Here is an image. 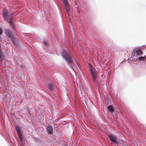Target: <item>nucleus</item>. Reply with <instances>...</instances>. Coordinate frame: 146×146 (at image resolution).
Masks as SVG:
<instances>
[{
	"label": "nucleus",
	"mask_w": 146,
	"mask_h": 146,
	"mask_svg": "<svg viewBox=\"0 0 146 146\" xmlns=\"http://www.w3.org/2000/svg\"><path fill=\"white\" fill-rule=\"evenodd\" d=\"M3 17L5 20L7 21L10 24V25L14 29V25L12 22V17L11 16L9 15L7 10H4L3 12Z\"/></svg>",
	"instance_id": "2"
},
{
	"label": "nucleus",
	"mask_w": 146,
	"mask_h": 146,
	"mask_svg": "<svg viewBox=\"0 0 146 146\" xmlns=\"http://www.w3.org/2000/svg\"><path fill=\"white\" fill-rule=\"evenodd\" d=\"M4 58V56L3 55V53L1 52L0 49V58L3 60V59Z\"/></svg>",
	"instance_id": "12"
},
{
	"label": "nucleus",
	"mask_w": 146,
	"mask_h": 146,
	"mask_svg": "<svg viewBox=\"0 0 146 146\" xmlns=\"http://www.w3.org/2000/svg\"><path fill=\"white\" fill-rule=\"evenodd\" d=\"M3 31L2 29L0 28V35H1Z\"/></svg>",
	"instance_id": "15"
},
{
	"label": "nucleus",
	"mask_w": 146,
	"mask_h": 146,
	"mask_svg": "<svg viewBox=\"0 0 146 146\" xmlns=\"http://www.w3.org/2000/svg\"><path fill=\"white\" fill-rule=\"evenodd\" d=\"M16 129L17 131V133H21V130L20 129V127L18 125L16 126Z\"/></svg>",
	"instance_id": "11"
},
{
	"label": "nucleus",
	"mask_w": 146,
	"mask_h": 146,
	"mask_svg": "<svg viewBox=\"0 0 146 146\" xmlns=\"http://www.w3.org/2000/svg\"><path fill=\"white\" fill-rule=\"evenodd\" d=\"M91 76L92 77L93 80L95 81L96 80L97 77L96 73L95 71V70L94 68L91 67L90 68Z\"/></svg>",
	"instance_id": "4"
},
{
	"label": "nucleus",
	"mask_w": 146,
	"mask_h": 146,
	"mask_svg": "<svg viewBox=\"0 0 146 146\" xmlns=\"http://www.w3.org/2000/svg\"><path fill=\"white\" fill-rule=\"evenodd\" d=\"M139 60L141 61H145L146 60V55L144 56H141L139 57Z\"/></svg>",
	"instance_id": "10"
},
{
	"label": "nucleus",
	"mask_w": 146,
	"mask_h": 146,
	"mask_svg": "<svg viewBox=\"0 0 146 146\" xmlns=\"http://www.w3.org/2000/svg\"><path fill=\"white\" fill-rule=\"evenodd\" d=\"M108 108L109 111L110 112H113L114 111V109L113 107L112 106L110 105L108 106Z\"/></svg>",
	"instance_id": "9"
},
{
	"label": "nucleus",
	"mask_w": 146,
	"mask_h": 146,
	"mask_svg": "<svg viewBox=\"0 0 146 146\" xmlns=\"http://www.w3.org/2000/svg\"><path fill=\"white\" fill-rule=\"evenodd\" d=\"M62 54L67 64L71 68H73L74 66L72 60L71 53L70 52H68L65 51H63Z\"/></svg>",
	"instance_id": "1"
},
{
	"label": "nucleus",
	"mask_w": 146,
	"mask_h": 146,
	"mask_svg": "<svg viewBox=\"0 0 146 146\" xmlns=\"http://www.w3.org/2000/svg\"><path fill=\"white\" fill-rule=\"evenodd\" d=\"M5 33L6 35L10 38L13 43L14 45H15V41L14 40L13 35L10 29L9 28L6 29L5 30Z\"/></svg>",
	"instance_id": "3"
},
{
	"label": "nucleus",
	"mask_w": 146,
	"mask_h": 146,
	"mask_svg": "<svg viewBox=\"0 0 146 146\" xmlns=\"http://www.w3.org/2000/svg\"><path fill=\"white\" fill-rule=\"evenodd\" d=\"M48 88L50 90H52L53 89V86L52 84H49L48 85Z\"/></svg>",
	"instance_id": "14"
},
{
	"label": "nucleus",
	"mask_w": 146,
	"mask_h": 146,
	"mask_svg": "<svg viewBox=\"0 0 146 146\" xmlns=\"http://www.w3.org/2000/svg\"><path fill=\"white\" fill-rule=\"evenodd\" d=\"M65 4V6L67 11L68 13L70 12V7L68 4V2L67 0H63Z\"/></svg>",
	"instance_id": "6"
},
{
	"label": "nucleus",
	"mask_w": 146,
	"mask_h": 146,
	"mask_svg": "<svg viewBox=\"0 0 146 146\" xmlns=\"http://www.w3.org/2000/svg\"><path fill=\"white\" fill-rule=\"evenodd\" d=\"M47 130L49 134H52L53 132V130L52 127L50 125H49L47 127Z\"/></svg>",
	"instance_id": "7"
},
{
	"label": "nucleus",
	"mask_w": 146,
	"mask_h": 146,
	"mask_svg": "<svg viewBox=\"0 0 146 146\" xmlns=\"http://www.w3.org/2000/svg\"><path fill=\"white\" fill-rule=\"evenodd\" d=\"M44 43H45V44H46V45H47V44H48V43H47V42H44Z\"/></svg>",
	"instance_id": "16"
},
{
	"label": "nucleus",
	"mask_w": 146,
	"mask_h": 146,
	"mask_svg": "<svg viewBox=\"0 0 146 146\" xmlns=\"http://www.w3.org/2000/svg\"><path fill=\"white\" fill-rule=\"evenodd\" d=\"M19 136V137L20 139V140L21 141H22V139H23V137L22 135H21V133H17Z\"/></svg>",
	"instance_id": "13"
},
{
	"label": "nucleus",
	"mask_w": 146,
	"mask_h": 146,
	"mask_svg": "<svg viewBox=\"0 0 146 146\" xmlns=\"http://www.w3.org/2000/svg\"><path fill=\"white\" fill-rule=\"evenodd\" d=\"M108 136L110 140L112 143L115 144H117V141L116 137L115 136L111 135H108Z\"/></svg>",
	"instance_id": "5"
},
{
	"label": "nucleus",
	"mask_w": 146,
	"mask_h": 146,
	"mask_svg": "<svg viewBox=\"0 0 146 146\" xmlns=\"http://www.w3.org/2000/svg\"><path fill=\"white\" fill-rule=\"evenodd\" d=\"M135 52L137 56H140L143 54V52L140 49H138L135 51Z\"/></svg>",
	"instance_id": "8"
}]
</instances>
